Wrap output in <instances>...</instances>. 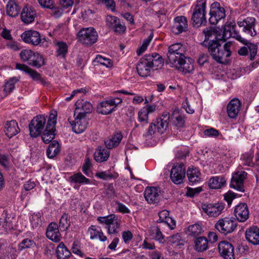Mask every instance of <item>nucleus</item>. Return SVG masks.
I'll use <instances>...</instances> for the list:
<instances>
[{"mask_svg":"<svg viewBox=\"0 0 259 259\" xmlns=\"http://www.w3.org/2000/svg\"><path fill=\"white\" fill-rule=\"evenodd\" d=\"M95 176L98 178L105 181L112 179H115L118 177V174L116 172L112 171L111 169L101 172H96Z\"/></svg>","mask_w":259,"mask_h":259,"instance_id":"ea45409f","label":"nucleus"},{"mask_svg":"<svg viewBox=\"0 0 259 259\" xmlns=\"http://www.w3.org/2000/svg\"><path fill=\"white\" fill-rule=\"evenodd\" d=\"M34 54H35L34 52L32 50L24 49L21 51L20 57L22 61L30 62Z\"/></svg>","mask_w":259,"mask_h":259,"instance_id":"603ef678","label":"nucleus"},{"mask_svg":"<svg viewBox=\"0 0 259 259\" xmlns=\"http://www.w3.org/2000/svg\"><path fill=\"white\" fill-rule=\"evenodd\" d=\"M20 80V77H12L6 80L3 86L4 92L6 95L11 94L15 88V84L19 82Z\"/></svg>","mask_w":259,"mask_h":259,"instance_id":"2f4dec72","label":"nucleus"},{"mask_svg":"<svg viewBox=\"0 0 259 259\" xmlns=\"http://www.w3.org/2000/svg\"><path fill=\"white\" fill-rule=\"evenodd\" d=\"M22 39L25 43L32 46H37L39 45L42 40L45 39L42 38L40 33L37 31L29 30L24 31L21 35Z\"/></svg>","mask_w":259,"mask_h":259,"instance_id":"9b49d317","label":"nucleus"},{"mask_svg":"<svg viewBox=\"0 0 259 259\" xmlns=\"http://www.w3.org/2000/svg\"><path fill=\"white\" fill-rule=\"evenodd\" d=\"M237 24L239 28L242 27V31L243 34L241 36H245V35H248L251 36L256 35V32L254 29L255 24V19L253 17H247L244 19L242 21H238Z\"/></svg>","mask_w":259,"mask_h":259,"instance_id":"f8f14e48","label":"nucleus"},{"mask_svg":"<svg viewBox=\"0 0 259 259\" xmlns=\"http://www.w3.org/2000/svg\"><path fill=\"white\" fill-rule=\"evenodd\" d=\"M152 69L157 70L161 68L164 64L162 57L157 53H154L151 54H146Z\"/></svg>","mask_w":259,"mask_h":259,"instance_id":"393cba45","label":"nucleus"},{"mask_svg":"<svg viewBox=\"0 0 259 259\" xmlns=\"http://www.w3.org/2000/svg\"><path fill=\"white\" fill-rule=\"evenodd\" d=\"M186 49L185 46L181 43H177L170 45L168 47L167 57H169L172 60L175 58L174 55H182L185 54Z\"/></svg>","mask_w":259,"mask_h":259,"instance_id":"a878e982","label":"nucleus"},{"mask_svg":"<svg viewBox=\"0 0 259 259\" xmlns=\"http://www.w3.org/2000/svg\"><path fill=\"white\" fill-rule=\"evenodd\" d=\"M218 249L221 255L225 259H235L234 247L227 241H222L219 243Z\"/></svg>","mask_w":259,"mask_h":259,"instance_id":"a211bd4d","label":"nucleus"},{"mask_svg":"<svg viewBox=\"0 0 259 259\" xmlns=\"http://www.w3.org/2000/svg\"><path fill=\"white\" fill-rule=\"evenodd\" d=\"M153 122L154 124V128L157 129V132L159 133H163L168 127V122L162 121L161 118H156Z\"/></svg>","mask_w":259,"mask_h":259,"instance_id":"de8ad7c7","label":"nucleus"},{"mask_svg":"<svg viewBox=\"0 0 259 259\" xmlns=\"http://www.w3.org/2000/svg\"><path fill=\"white\" fill-rule=\"evenodd\" d=\"M77 38L81 44L91 46L97 41L98 34L94 27L82 28L78 32Z\"/></svg>","mask_w":259,"mask_h":259,"instance_id":"20e7f679","label":"nucleus"},{"mask_svg":"<svg viewBox=\"0 0 259 259\" xmlns=\"http://www.w3.org/2000/svg\"><path fill=\"white\" fill-rule=\"evenodd\" d=\"M202 191V188L201 187H198L195 188L187 187L186 195L188 197H193L195 195L199 194Z\"/></svg>","mask_w":259,"mask_h":259,"instance_id":"69168bd1","label":"nucleus"},{"mask_svg":"<svg viewBox=\"0 0 259 259\" xmlns=\"http://www.w3.org/2000/svg\"><path fill=\"white\" fill-rule=\"evenodd\" d=\"M247 173L243 170H237L232 175L230 187L239 191L244 192V183L246 179Z\"/></svg>","mask_w":259,"mask_h":259,"instance_id":"1a4fd4ad","label":"nucleus"},{"mask_svg":"<svg viewBox=\"0 0 259 259\" xmlns=\"http://www.w3.org/2000/svg\"><path fill=\"white\" fill-rule=\"evenodd\" d=\"M13 228L11 222L8 221L7 219H0V234H6Z\"/></svg>","mask_w":259,"mask_h":259,"instance_id":"49530a36","label":"nucleus"},{"mask_svg":"<svg viewBox=\"0 0 259 259\" xmlns=\"http://www.w3.org/2000/svg\"><path fill=\"white\" fill-rule=\"evenodd\" d=\"M19 131L18 123L15 120L7 121L6 123L5 132L9 138L16 135Z\"/></svg>","mask_w":259,"mask_h":259,"instance_id":"7c9ffc66","label":"nucleus"},{"mask_svg":"<svg viewBox=\"0 0 259 259\" xmlns=\"http://www.w3.org/2000/svg\"><path fill=\"white\" fill-rule=\"evenodd\" d=\"M167 241L170 244L178 246L179 248H181L182 246L184 245L185 240L182 239L181 234L177 233L167 238Z\"/></svg>","mask_w":259,"mask_h":259,"instance_id":"a19ab883","label":"nucleus"},{"mask_svg":"<svg viewBox=\"0 0 259 259\" xmlns=\"http://www.w3.org/2000/svg\"><path fill=\"white\" fill-rule=\"evenodd\" d=\"M101 230L100 227L92 225L88 229V232L90 234V238L91 239L97 238Z\"/></svg>","mask_w":259,"mask_h":259,"instance_id":"0e129e2a","label":"nucleus"},{"mask_svg":"<svg viewBox=\"0 0 259 259\" xmlns=\"http://www.w3.org/2000/svg\"><path fill=\"white\" fill-rule=\"evenodd\" d=\"M226 181L223 176H216L212 177L209 181V187L211 189H218L226 185Z\"/></svg>","mask_w":259,"mask_h":259,"instance_id":"473e14b6","label":"nucleus"},{"mask_svg":"<svg viewBox=\"0 0 259 259\" xmlns=\"http://www.w3.org/2000/svg\"><path fill=\"white\" fill-rule=\"evenodd\" d=\"M93 165L91 162V159L88 157H85L84 162L82 167V172L88 177H90L91 174V169Z\"/></svg>","mask_w":259,"mask_h":259,"instance_id":"864d4df0","label":"nucleus"},{"mask_svg":"<svg viewBox=\"0 0 259 259\" xmlns=\"http://www.w3.org/2000/svg\"><path fill=\"white\" fill-rule=\"evenodd\" d=\"M97 220L101 224H105L106 225V228L107 229L109 234L116 235L118 234L120 222L115 214H112L105 217H99Z\"/></svg>","mask_w":259,"mask_h":259,"instance_id":"423d86ee","label":"nucleus"},{"mask_svg":"<svg viewBox=\"0 0 259 259\" xmlns=\"http://www.w3.org/2000/svg\"><path fill=\"white\" fill-rule=\"evenodd\" d=\"M56 254L58 259H66L71 254L63 242H61L57 246Z\"/></svg>","mask_w":259,"mask_h":259,"instance_id":"e433bc0d","label":"nucleus"},{"mask_svg":"<svg viewBox=\"0 0 259 259\" xmlns=\"http://www.w3.org/2000/svg\"><path fill=\"white\" fill-rule=\"evenodd\" d=\"M195 248L198 251H203L208 248V240L205 237H199L195 241Z\"/></svg>","mask_w":259,"mask_h":259,"instance_id":"c03bdc74","label":"nucleus"},{"mask_svg":"<svg viewBox=\"0 0 259 259\" xmlns=\"http://www.w3.org/2000/svg\"><path fill=\"white\" fill-rule=\"evenodd\" d=\"M122 135L120 133H117L113 135L112 137L105 141V145L108 149H111L117 146L122 139Z\"/></svg>","mask_w":259,"mask_h":259,"instance_id":"72a5a7b5","label":"nucleus"},{"mask_svg":"<svg viewBox=\"0 0 259 259\" xmlns=\"http://www.w3.org/2000/svg\"><path fill=\"white\" fill-rule=\"evenodd\" d=\"M153 38V34H150V35L147 38L145 39L143 41V44L142 46L137 50V54L138 56H140L142 53H143L147 48V47L149 45L151 42L152 39Z\"/></svg>","mask_w":259,"mask_h":259,"instance_id":"4d7b16f0","label":"nucleus"},{"mask_svg":"<svg viewBox=\"0 0 259 259\" xmlns=\"http://www.w3.org/2000/svg\"><path fill=\"white\" fill-rule=\"evenodd\" d=\"M47 124V119L44 115H37L34 117L29 124L30 135L36 138L40 136Z\"/></svg>","mask_w":259,"mask_h":259,"instance_id":"0eeeda50","label":"nucleus"},{"mask_svg":"<svg viewBox=\"0 0 259 259\" xmlns=\"http://www.w3.org/2000/svg\"><path fill=\"white\" fill-rule=\"evenodd\" d=\"M188 29V22L186 17L178 16L174 19L172 31L175 34H179Z\"/></svg>","mask_w":259,"mask_h":259,"instance_id":"412c9836","label":"nucleus"},{"mask_svg":"<svg viewBox=\"0 0 259 259\" xmlns=\"http://www.w3.org/2000/svg\"><path fill=\"white\" fill-rule=\"evenodd\" d=\"M217 5H220L218 3H214L211 5L209 11L210 17L209 22L210 24H217L219 20L225 18L226 16V11L224 8L220 6L217 7Z\"/></svg>","mask_w":259,"mask_h":259,"instance_id":"4468645a","label":"nucleus"},{"mask_svg":"<svg viewBox=\"0 0 259 259\" xmlns=\"http://www.w3.org/2000/svg\"><path fill=\"white\" fill-rule=\"evenodd\" d=\"M69 219L70 217L66 213H64L61 216L58 226L61 231H64L69 227L70 225Z\"/></svg>","mask_w":259,"mask_h":259,"instance_id":"09e8293b","label":"nucleus"},{"mask_svg":"<svg viewBox=\"0 0 259 259\" xmlns=\"http://www.w3.org/2000/svg\"><path fill=\"white\" fill-rule=\"evenodd\" d=\"M153 38V34H150V35L147 38L145 39L143 41V44L142 46L137 50V54L138 56H140L142 53H143L147 48V47L149 45L151 42L152 39Z\"/></svg>","mask_w":259,"mask_h":259,"instance_id":"13d9d810","label":"nucleus"},{"mask_svg":"<svg viewBox=\"0 0 259 259\" xmlns=\"http://www.w3.org/2000/svg\"><path fill=\"white\" fill-rule=\"evenodd\" d=\"M34 54L32 56L31 62H29L28 64L30 66L39 68L45 65L44 58L41 55L37 52H34Z\"/></svg>","mask_w":259,"mask_h":259,"instance_id":"79ce46f5","label":"nucleus"},{"mask_svg":"<svg viewBox=\"0 0 259 259\" xmlns=\"http://www.w3.org/2000/svg\"><path fill=\"white\" fill-rule=\"evenodd\" d=\"M225 208V205L222 202L203 204V211L210 217H217L220 215Z\"/></svg>","mask_w":259,"mask_h":259,"instance_id":"ddd939ff","label":"nucleus"},{"mask_svg":"<svg viewBox=\"0 0 259 259\" xmlns=\"http://www.w3.org/2000/svg\"><path fill=\"white\" fill-rule=\"evenodd\" d=\"M138 120L145 124L148 122V114L145 110L141 109L138 112Z\"/></svg>","mask_w":259,"mask_h":259,"instance_id":"338daca9","label":"nucleus"},{"mask_svg":"<svg viewBox=\"0 0 259 259\" xmlns=\"http://www.w3.org/2000/svg\"><path fill=\"white\" fill-rule=\"evenodd\" d=\"M188 180L192 185L201 181V174L198 168L193 166L189 167L187 171Z\"/></svg>","mask_w":259,"mask_h":259,"instance_id":"c85d7f7f","label":"nucleus"},{"mask_svg":"<svg viewBox=\"0 0 259 259\" xmlns=\"http://www.w3.org/2000/svg\"><path fill=\"white\" fill-rule=\"evenodd\" d=\"M40 135L42 141L46 144L49 143L55 138L56 128L54 127L53 122L49 124H46L45 128L42 131Z\"/></svg>","mask_w":259,"mask_h":259,"instance_id":"5701e85b","label":"nucleus"},{"mask_svg":"<svg viewBox=\"0 0 259 259\" xmlns=\"http://www.w3.org/2000/svg\"><path fill=\"white\" fill-rule=\"evenodd\" d=\"M110 156L108 149L102 147H97L94 154V158L97 162H102L108 160Z\"/></svg>","mask_w":259,"mask_h":259,"instance_id":"c756f323","label":"nucleus"},{"mask_svg":"<svg viewBox=\"0 0 259 259\" xmlns=\"http://www.w3.org/2000/svg\"><path fill=\"white\" fill-rule=\"evenodd\" d=\"M160 227V226L151 227L149 230V234L152 239L158 241L160 243H163L165 241L164 237Z\"/></svg>","mask_w":259,"mask_h":259,"instance_id":"f704fd0d","label":"nucleus"},{"mask_svg":"<svg viewBox=\"0 0 259 259\" xmlns=\"http://www.w3.org/2000/svg\"><path fill=\"white\" fill-rule=\"evenodd\" d=\"M70 181L74 183H79L81 184H88L90 183V180L84 177L81 172H79L74 174L70 177Z\"/></svg>","mask_w":259,"mask_h":259,"instance_id":"a18cd8bd","label":"nucleus"},{"mask_svg":"<svg viewBox=\"0 0 259 259\" xmlns=\"http://www.w3.org/2000/svg\"><path fill=\"white\" fill-rule=\"evenodd\" d=\"M122 102V100L119 98L110 99L102 102L98 107V111L102 114H109L114 111L117 106L121 103Z\"/></svg>","mask_w":259,"mask_h":259,"instance_id":"6e6552de","label":"nucleus"},{"mask_svg":"<svg viewBox=\"0 0 259 259\" xmlns=\"http://www.w3.org/2000/svg\"><path fill=\"white\" fill-rule=\"evenodd\" d=\"M60 151L58 141H54L49 146L47 150V155L49 158L55 157Z\"/></svg>","mask_w":259,"mask_h":259,"instance_id":"4c0bfd02","label":"nucleus"},{"mask_svg":"<svg viewBox=\"0 0 259 259\" xmlns=\"http://www.w3.org/2000/svg\"><path fill=\"white\" fill-rule=\"evenodd\" d=\"M189 235L196 237L199 235L202 232V228L200 225L195 224L190 225L188 228Z\"/></svg>","mask_w":259,"mask_h":259,"instance_id":"3c124183","label":"nucleus"},{"mask_svg":"<svg viewBox=\"0 0 259 259\" xmlns=\"http://www.w3.org/2000/svg\"><path fill=\"white\" fill-rule=\"evenodd\" d=\"M175 58L173 60H171L169 57H167V59L166 60V64H170L171 67H175L176 68L177 66L180 65L181 62H182L183 59L186 57L185 54H183L182 55H174Z\"/></svg>","mask_w":259,"mask_h":259,"instance_id":"8fccbe9b","label":"nucleus"},{"mask_svg":"<svg viewBox=\"0 0 259 259\" xmlns=\"http://www.w3.org/2000/svg\"><path fill=\"white\" fill-rule=\"evenodd\" d=\"M144 197L148 203L157 204L161 200L160 191L157 187H147L145 190Z\"/></svg>","mask_w":259,"mask_h":259,"instance_id":"dca6fc26","label":"nucleus"},{"mask_svg":"<svg viewBox=\"0 0 259 259\" xmlns=\"http://www.w3.org/2000/svg\"><path fill=\"white\" fill-rule=\"evenodd\" d=\"M253 154L251 152L245 153L241 155V159L243 161V164L248 166H253L254 163L252 161Z\"/></svg>","mask_w":259,"mask_h":259,"instance_id":"6e6d98bb","label":"nucleus"},{"mask_svg":"<svg viewBox=\"0 0 259 259\" xmlns=\"http://www.w3.org/2000/svg\"><path fill=\"white\" fill-rule=\"evenodd\" d=\"M68 121L70 123L73 132L76 134H81L87 128L88 122L84 117L77 114L74 120H71L69 118Z\"/></svg>","mask_w":259,"mask_h":259,"instance_id":"f3484780","label":"nucleus"},{"mask_svg":"<svg viewBox=\"0 0 259 259\" xmlns=\"http://www.w3.org/2000/svg\"><path fill=\"white\" fill-rule=\"evenodd\" d=\"M218 31L212 27L205 28L203 31L205 35V39L202 45L207 49L208 52L212 58L217 62L224 63L226 58L231 55L230 47L232 44L226 42L222 46L221 40L217 38Z\"/></svg>","mask_w":259,"mask_h":259,"instance_id":"f257e3e1","label":"nucleus"},{"mask_svg":"<svg viewBox=\"0 0 259 259\" xmlns=\"http://www.w3.org/2000/svg\"><path fill=\"white\" fill-rule=\"evenodd\" d=\"M47 237L55 242H58L60 241L61 234L59 231H46Z\"/></svg>","mask_w":259,"mask_h":259,"instance_id":"e2e57ef3","label":"nucleus"},{"mask_svg":"<svg viewBox=\"0 0 259 259\" xmlns=\"http://www.w3.org/2000/svg\"><path fill=\"white\" fill-rule=\"evenodd\" d=\"M237 223L233 217H225L219 219L214 225V228L220 233L227 235L233 232L237 227Z\"/></svg>","mask_w":259,"mask_h":259,"instance_id":"39448f33","label":"nucleus"},{"mask_svg":"<svg viewBox=\"0 0 259 259\" xmlns=\"http://www.w3.org/2000/svg\"><path fill=\"white\" fill-rule=\"evenodd\" d=\"M51 10V15L56 18L60 17L63 14V10L59 8L54 6V4L52 6V8H49Z\"/></svg>","mask_w":259,"mask_h":259,"instance_id":"774afa93","label":"nucleus"},{"mask_svg":"<svg viewBox=\"0 0 259 259\" xmlns=\"http://www.w3.org/2000/svg\"><path fill=\"white\" fill-rule=\"evenodd\" d=\"M153 38V34H150V35L147 38L145 39L143 41V44L142 46L137 50V54L138 56H140L142 53H143L147 48V47L149 45L151 42L152 39Z\"/></svg>","mask_w":259,"mask_h":259,"instance_id":"bf43d9fd","label":"nucleus"},{"mask_svg":"<svg viewBox=\"0 0 259 259\" xmlns=\"http://www.w3.org/2000/svg\"><path fill=\"white\" fill-rule=\"evenodd\" d=\"M96 61L106 67H110L113 65V62L111 60L98 55L95 59Z\"/></svg>","mask_w":259,"mask_h":259,"instance_id":"680f3d73","label":"nucleus"},{"mask_svg":"<svg viewBox=\"0 0 259 259\" xmlns=\"http://www.w3.org/2000/svg\"><path fill=\"white\" fill-rule=\"evenodd\" d=\"M35 16L36 12L32 8L25 7L21 12V19L24 23L29 24L34 21Z\"/></svg>","mask_w":259,"mask_h":259,"instance_id":"cd10ccee","label":"nucleus"},{"mask_svg":"<svg viewBox=\"0 0 259 259\" xmlns=\"http://www.w3.org/2000/svg\"><path fill=\"white\" fill-rule=\"evenodd\" d=\"M205 9V2L204 0H197L191 17V20L194 26L199 27L206 23Z\"/></svg>","mask_w":259,"mask_h":259,"instance_id":"7ed1b4c3","label":"nucleus"},{"mask_svg":"<svg viewBox=\"0 0 259 259\" xmlns=\"http://www.w3.org/2000/svg\"><path fill=\"white\" fill-rule=\"evenodd\" d=\"M34 241L29 238L24 239L19 244L18 249L20 250L33 247L35 246Z\"/></svg>","mask_w":259,"mask_h":259,"instance_id":"5fc2aeb1","label":"nucleus"},{"mask_svg":"<svg viewBox=\"0 0 259 259\" xmlns=\"http://www.w3.org/2000/svg\"><path fill=\"white\" fill-rule=\"evenodd\" d=\"M230 37L234 38L238 41L247 46V47H241L238 50V53L239 55H247L249 50L250 52V59L252 60L254 59L257 53V46L248 42L244 37V35L241 36L234 22H227L224 25L223 37L229 38Z\"/></svg>","mask_w":259,"mask_h":259,"instance_id":"f03ea898","label":"nucleus"},{"mask_svg":"<svg viewBox=\"0 0 259 259\" xmlns=\"http://www.w3.org/2000/svg\"><path fill=\"white\" fill-rule=\"evenodd\" d=\"M16 69L23 71L28 74L34 81L41 83L44 85H45L47 83L40 73L25 64L16 63Z\"/></svg>","mask_w":259,"mask_h":259,"instance_id":"2eb2a0df","label":"nucleus"},{"mask_svg":"<svg viewBox=\"0 0 259 259\" xmlns=\"http://www.w3.org/2000/svg\"><path fill=\"white\" fill-rule=\"evenodd\" d=\"M56 46L57 47L56 56L63 59L65 58L68 48L67 44L60 41L56 42Z\"/></svg>","mask_w":259,"mask_h":259,"instance_id":"58836bf2","label":"nucleus"},{"mask_svg":"<svg viewBox=\"0 0 259 259\" xmlns=\"http://www.w3.org/2000/svg\"><path fill=\"white\" fill-rule=\"evenodd\" d=\"M152 68L146 54L142 58L137 64V70L139 75L142 77H147L150 74Z\"/></svg>","mask_w":259,"mask_h":259,"instance_id":"aec40b11","label":"nucleus"},{"mask_svg":"<svg viewBox=\"0 0 259 259\" xmlns=\"http://www.w3.org/2000/svg\"><path fill=\"white\" fill-rule=\"evenodd\" d=\"M177 68L182 69V71L185 73L192 72L194 70V66L192 59L186 57L182 62L180 63V65L177 66Z\"/></svg>","mask_w":259,"mask_h":259,"instance_id":"c9c22d12","label":"nucleus"},{"mask_svg":"<svg viewBox=\"0 0 259 259\" xmlns=\"http://www.w3.org/2000/svg\"><path fill=\"white\" fill-rule=\"evenodd\" d=\"M185 168L183 163H176L172 167L170 177L171 181L175 184H180L183 183L185 177Z\"/></svg>","mask_w":259,"mask_h":259,"instance_id":"9d476101","label":"nucleus"},{"mask_svg":"<svg viewBox=\"0 0 259 259\" xmlns=\"http://www.w3.org/2000/svg\"><path fill=\"white\" fill-rule=\"evenodd\" d=\"M41 215L39 212L35 213H34L31 215L30 218V222L32 226L36 228L41 225Z\"/></svg>","mask_w":259,"mask_h":259,"instance_id":"052dcab7","label":"nucleus"},{"mask_svg":"<svg viewBox=\"0 0 259 259\" xmlns=\"http://www.w3.org/2000/svg\"><path fill=\"white\" fill-rule=\"evenodd\" d=\"M234 213L238 221L244 222L249 217V210L247 204L244 203L239 204L235 207Z\"/></svg>","mask_w":259,"mask_h":259,"instance_id":"4be33fe9","label":"nucleus"},{"mask_svg":"<svg viewBox=\"0 0 259 259\" xmlns=\"http://www.w3.org/2000/svg\"><path fill=\"white\" fill-rule=\"evenodd\" d=\"M241 103L237 99L231 100L227 106V112L231 118H235L240 110Z\"/></svg>","mask_w":259,"mask_h":259,"instance_id":"b1692460","label":"nucleus"},{"mask_svg":"<svg viewBox=\"0 0 259 259\" xmlns=\"http://www.w3.org/2000/svg\"><path fill=\"white\" fill-rule=\"evenodd\" d=\"M75 105L76 107L74 113V116L77 114L85 117L86 114L91 113L93 110L92 105L83 99L78 100Z\"/></svg>","mask_w":259,"mask_h":259,"instance_id":"6ab92c4d","label":"nucleus"},{"mask_svg":"<svg viewBox=\"0 0 259 259\" xmlns=\"http://www.w3.org/2000/svg\"><path fill=\"white\" fill-rule=\"evenodd\" d=\"M7 13L12 17L17 16L20 12V8L15 3L9 2L7 6Z\"/></svg>","mask_w":259,"mask_h":259,"instance_id":"37998d69","label":"nucleus"},{"mask_svg":"<svg viewBox=\"0 0 259 259\" xmlns=\"http://www.w3.org/2000/svg\"><path fill=\"white\" fill-rule=\"evenodd\" d=\"M246 239L254 245L259 244V229L256 226H253L247 229L246 231Z\"/></svg>","mask_w":259,"mask_h":259,"instance_id":"bb28decb","label":"nucleus"}]
</instances>
